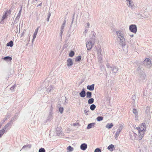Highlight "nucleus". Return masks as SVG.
<instances>
[{
  "label": "nucleus",
  "instance_id": "11",
  "mask_svg": "<svg viewBox=\"0 0 152 152\" xmlns=\"http://www.w3.org/2000/svg\"><path fill=\"white\" fill-rule=\"evenodd\" d=\"M94 84H92L91 85H88L87 87V89L90 91H92L94 90Z\"/></svg>",
  "mask_w": 152,
  "mask_h": 152
},
{
  "label": "nucleus",
  "instance_id": "15",
  "mask_svg": "<svg viewBox=\"0 0 152 152\" xmlns=\"http://www.w3.org/2000/svg\"><path fill=\"white\" fill-rule=\"evenodd\" d=\"M113 126V124L112 123H108L106 125L105 127L109 129L111 128Z\"/></svg>",
  "mask_w": 152,
  "mask_h": 152
},
{
  "label": "nucleus",
  "instance_id": "59",
  "mask_svg": "<svg viewBox=\"0 0 152 152\" xmlns=\"http://www.w3.org/2000/svg\"><path fill=\"white\" fill-rule=\"evenodd\" d=\"M66 20H65L64 21L63 23V24H64V25H66Z\"/></svg>",
  "mask_w": 152,
  "mask_h": 152
},
{
  "label": "nucleus",
  "instance_id": "27",
  "mask_svg": "<svg viewBox=\"0 0 152 152\" xmlns=\"http://www.w3.org/2000/svg\"><path fill=\"white\" fill-rule=\"evenodd\" d=\"M5 130L3 128L0 131V137L2 136V135L4 134L5 133Z\"/></svg>",
  "mask_w": 152,
  "mask_h": 152
},
{
  "label": "nucleus",
  "instance_id": "21",
  "mask_svg": "<svg viewBox=\"0 0 152 152\" xmlns=\"http://www.w3.org/2000/svg\"><path fill=\"white\" fill-rule=\"evenodd\" d=\"M13 45V43L12 41L11 40L10 42H8L7 45V46H10L12 47Z\"/></svg>",
  "mask_w": 152,
  "mask_h": 152
},
{
  "label": "nucleus",
  "instance_id": "63",
  "mask_svg": "<svg viewBox=\"0 0 152 152\" xmlns=\"http://www.w3.org/2000/svg\"><path fill=\"white\" fill-rule=\"evenodd\" d=\"M122 127H123L121 125L119 127L121 128L122 129Z\"/></svg>",
  "mask_w": 152,
  "mask_h": 152
},
{
  "label": "nucleus",
  "instance_id": "33",
  "mask_svg": "<svg viewBox=\"0 0 152 152\" xmlns=\"http://www.w3.org/2000/svg\"><path fill=\"white\" fill-rule=\"evenodd\" d=\"M21 10H22V9L21 8V9L19 11L18 13V14L17 15V16L16 17L17 18H18L19 19V18H20V16L21 14Z\"/></svg>",
  "mask_w": 152,
  "mask_h": 152
},
{
  "label": "nucleus",
  "instance_id": "61",
  "mask_svg": "<svg viewBox=\"0 0 152 152\" xmlns=\"http://www.w3.org/2000/svg\"><path fill=\"white\" fill-rule=\"evenodd\" d=\"M42 3H40L39 4V5H38L37 6V7H39V6H41V5H42Z\"/></svg>",
  "mask_w": 152,
  "mask_h": 152
},
{
  "label": "nucleus",
  "instance_id": "35",
  "mask_svg": "<svg viewBox=\"0 0 152 152\" xmlns=\"http://www.w3.org/2000/svg\"><path fill=\"white\" fill-rule=\"evenodd\" d=\"M39 152H45V150L44 148H41L39 149Z\"/></svg>",
  "mask_w": 152,
  "mask_h": 152
},
{
  "label": "nucleus",
  "instance_id": "50",
  "mask_svg": "<svg viewBox=\"0 0 152 152\" xmlns=\"http://www.w3.org/2000/svg\"><path fill=\"white\" fill-rule=\"evenodd\" d=\"M28 146H29V145H24L23 146V147L22 148V149L25 148H26L27 147H28Z\"/></svg>",
  "mask_w": 152,
  "mask_h": 152
},
{
  "label": "nucleus",
  "instance_id": "7",
  "mask_svg": "<svg viewBox=\"0 0 152 152\" xmlns=\"http://www.w3.org/2000/svg\"><path fill=\"white\" fill-rule=\"evenodd\" d=\"M87 148V145L86 143H83L80 146V148L83 151H85Z\"/></svg>",
  "mask_w": 152,
  "mask_h": 152
},
{
  "label": "nucleus",
  "instance_id": "60",
  "mask_svg": "<svg viewBox=\"0 0 152 152\" xmlns=\"http://www.w3.org/2000/svg\"><path fill=\"white\" fill-rule=\"evenodd\" d=\"M87 26H88L87 27L89 28V25H90V24H89V23H87Z\"/></svg>",
  "mask_w": 152,
  "mask_h": 152
},
{
  "label": "nucleus",
  "instance_id": "39",
  "mask_svg": "<svg viewBox=\"0 0 152 152\" xmlns=\"http://www.w3.org/2000/svg\"><path fill=\"white\" fill-rule=\"evenodd\" d=\"M16 87V85H14L13 86L11 87L10 88V89L11 91H14V89Z\"/></svg>",
  "mask_w": 152,
  "mask_h": 152
},
{
  "label": "nucleus",
  "instance_id": "30",
  "mask_svg": "<svg viewBox=\"0 0 152 152\" xmlns=\"http://www.w3.org/2000/svg\"><path fill=\"white\" fill-rule=\"evenodd\" d=\"M74 52L73 51H71L69 53V56L70 57H72L74 56Z\"/></svg>",
  "mask_w": 152,
  "mask_h": 152
},
{
  "label": "nucleus",
  "instance_id": "36",
  "mask_svg": "<svg viewBox=\"0 0 152 152\" xmlns=\"http://www.w3.org/2000/svg\"><path fill=\"white\" fill-rule=\"evenodd\" d=\"M120 132H118V131H117L116 132L115 135V139L119 135Z\"/></svg>",
  "mask_w": 152,
  "mask_h": 152
},
{
  "label": "nucleus",
  "instance_id": "41",
  "mask_svg": "<svg viewBox=\"0 0 152 152\" xmlns=\"http://www.w3.org/2000/svg\"><path fill=\"white\" fill-rule=\"evenodd\" d=\"M106 66H107V68H110L111 69H112L113 67V66H110V64L108 63H107L106 64Z\"/></svg>",
  "mask_w": 152,
  "mask_h": 152
},
{
  "label": "nucleus",
  "instance_id": "25",
  "mask_svg": "<svg viewBox=\"0 0 152 152\" xmlns=\"http://www.w3.org/2000/svg\"><path fill=\"white\" fill-rule=\"evenodd\" d=\"M81 58V56H79L77 57L75 59V61H80Z\"/></svg>",
  "mask_w": 152,
  "mask_h": 152
},
{
  "label": "nucleus",
  "instance_id": "17",
  "mask_svg": "<svg viewBox=\"0 0 152 152\" xmlns=\"http://www.w3.org/2000/svg\"><path fill=\"white\" fill-rule=\"evenodd\" d=\"M86 97L87 98H90L91 97L92 93L90 91H87L86 93Z\"/></svg>",
  "mask_w": 152,
  "mask_h": 152
},
{
  "label": "nucleus",
  "instance_id": "3",
  "mask_svg": "<svg viewBox=\"0 0 152 152\" xmlns=\"http://www.w3.org/2000/svg\"><path fill=\"white\" fill-rule=\"evenodd\" d=\"M143 64L144 66L149 67L151 65L150 60L149 58L145 59L143 61Z\"/></svg>",
  "mask_w": 152,
  "mask_h": 152
},
{
  "label": "nucleus",
  "instance_id": "44",
  "mask_svg": "<svg viewBox=\"0 0 152 152\" xmlns=\"http://www.w3.org/2000/svg\"><path fill=\"white\" fill-rule=\"evenodd\" d=\"M50 16H51V14L50 13H49V14H48V18L47 19V20L48 21H49V18H50Z\"/></svg>",
  "mask_w": 152,
  "mask_h": 152
},
{
  "label": "nucleus",
  "instance_id": "62",
  "mask_svg": "<svg viewBox=\"0 0 152 152\" xmlns=\"http://www.w3.org/2000/svg\"><path fill=\"white\" fill-rule=\"evenodd\" d=\"M77 124L75 123L73 124V125L75 126H76Z\"/></svg>",
  "mask_w": 152,
  "mask_h": 152
},
{
  "label": "nucleus",
  "instance_id": "20",
  "mask_svg": "<svg viewBox=\"0 0 152 152\" xmlns=\"http://www.w3.org/2000/svg\"><path fill=\"white\" fill-rule=\"evenodd\" d=\"M114 146L113 144L110 145L107 148L110 151H113V148Z\"/></svg>",
  "mask_w": 152,
  "mask_h": 152
},
{
  "label": "nucleus",
  "instance_id": "48",
  "mask_svg": "<svg viewBox=\"0 0 152 152\" xmlns=\"http://www.w3.org/2000/svg\"><path fill=\"white\" fill-rule=\"evenodd\" d=\"M9 13V11H7L6 12H5V13H4V15H5L6 16H7V17Z\"/></svg>",
  "mask_w": 152,
  "mask_h": 152
},
{
  "label": "nucleus",
  "instance_id": "53",
  "mask_svg": "<svg viewBox=\"0 0 152 152\" xmlns=\"http://www.w3.org/2000/svg\"><path fill=\"white\" fill-rule=\"evenodd\" d=\"M18 25H17V26L16 27L15 32L17 33L18 32Z\"/></svg>",
  "mask_w": 152,
  "mask_h": 152
},
{
  "label": "nucleus",
  "instance_id": "19",
  "mask_svg": "<svg viewBox=\"0 0 152 152\" xmlns=\"http://www.w3.org/2000/svg\"><path fill=\"white\" fill-rule=\"evenodd\" d=\"M116 32L118 39L121 38V37H123V35L122 34L121 32L120 31H116Z\"/></svg>",
  "mask_w": 152,
  "mask_h": 152
},
{
  "label": "nucleus",
  "instance_id": "40",
  "mask_svg": "<svg viewBox=\"0 0 152 152\" xmlns=\"http://www.w3.org/2000/svg\"><path fill=\"white\" fill-rule=\"evenodd\" d=\"M19 18H17L16 17L14 21V24H15L17 23L19 20Z\"/></svg>",
  "mask_w": 152,
  "mask_h": 152
},
{
  "label": "nucleus",
  "instance_id": "1",
  "mask_svg": "<svg viewBox=\"0 0 152 152\" xmlns=\"http://www.w3.org/2000/svg\"><path fill=\"white\" fill-rule=\"evenodd\" d=\"M145 125V124L144 123H142V126H143V128L142 126L136 128L138 131L139 140H141L144 136V133L146 129Z\"/></svg>",
  "mask_w": 152,
  "mask_h": 152
},
{
  "label": "nucleus",
  "instance_id": "8",
  "mask_svg": "<svg viewBox=\"0 0 152 152\" xmlns=\"http://www.w3.org/2000/svg\"><path fill=\"white\" fill-rule=\"evenodd\" d=\"M67 66H70L73 65V62L72 59L70 58H68L67 61Z\"/></svg>",
  "mask_w": 152,
  "mask_h": 152
},
{
  "label": "nucleus",
  "instance_id": "26",
  "mask_svg": "<svg viewBox=\"0 0 152 152\" xmlns=\"http://www.w3.org/2000/svg\"><path fill=\"white\" fill-rule=\"evenodd\" d=\"M133 113L135 115V116L136 117L137 116V115H138L137 111L136 109H135L134 108L133 109Z\"/></svg>",
  "mask_w": 152,
  "mask_h": 152
},
{
  "label": "nucleus",
  "instance_id": "43",
  "mask_svg": "<svg viewBox=\"0 0 152 152\" xmlns=\"http://www.w3.org/2000/svg\"><path fill=\"white\" fill-rule=\"evenodd\" d=\"M89 112V110H84L85 113V114L86 115H89V114H88Z\"/></svg>",
  "mask_w": 152,
  "mask_h": 152
},
{
  "label": "nucleus",
  "instance_id": "18",
  "mask_svg": "<svg viewBox=\"0 0 152 152\" xmlns=\"http://www.w3.org/2000/svg\"><path fill=\"white\" fill-rule=\"evenodd\" d=\"M52 113L50 112V114L48 117L47 119V121H50L53 118V116L52 115Z\"/></svg>",
  "mask_w": 152,
  "mask_h": 152
},
{
  "label": "nucleus",
  "instance_id": "42",
  "mask_svg": "<svg viewBox=\"0 0 152 152\" xmlns=\"http://www.w3.org/2000/svg\"><path fill=\"white\" fill-rule=\"evenodd\" d=\"M64 30H61V32L60 33V37L61 39L62 37V34L63 33Z\"/></svg>",
  "mask_w": 152,
  "mask_h": 152
},
{
  "label": "nucleus",
  "instance_id": "12",
  "mask_svg": "<svg viewBox=\"0 0 152 152\" xmlns=\"http://www.w3.org/2000/svg\"><path fill=\"white\" fill-rule=\"evenodd\" d=\"M112 71L115 73V75L118 71V68L115 66H113L111 69Z\"/></svg>",
  "mask_w": 152,
  "mask_h": 152
},
{
  "label": "nucleus",
  "instance_id": "52",
  "mask_svg": "<svg viewBox=\"0 0 152 152\" xmlns=\"http://www.w3.org/2000/svg\"><path fill=\"white\" fill-rule=\"evenodd\" d=\"M56 133L58 135H59L60 134H61V132L60 131L59 132H57Z\"/></svg>",
  "mask_w": 152,
  "mask_h": 152
},
{
  "label": "nucleus",
  "instance_id": "22",
  "mask_svg": "<svg viewBox=\"0 0 152 152\" xmlns=\"http://www.w3.org/2000/svg\"><path fill=\"white\" fill-rule=\"evenodd\" d=\"M94 101V99L93 98H90L88 101V104H91L93 103Z\"/></svg>",
  "mask_w": 152,
  "mask_h": 152
},
{
  "label": "nucleus",
  "instance_id": "23",
  "mask_svg": "<svg viewBox=\"0 0 152 152\" xmlns=\"http://www.w3.org/2000/svg\"><path fill=\"white\" fill-rule=\"evenodd\" d=\"M48 87L47 88V91L48 92H50V91L52 89H53V86H51V85L49 86H48Z\"/></svg>",
  "mask_w": 152,
  "mask_h": 152
},
{
  "label": "nucleus",
  "instance_id": "24",
  "mask_svg": "<svg viewBox=\"0 0 152 152\" xmlns=\"http://www.w3.org/2000/svg\"><path fill=\"white\" fill-rule=\"evenodd\" d=\"M96 107V105L94 104H93L90 106V109L92 110H94L95 109Z\"/></svg>",
  "mask_w": 152,
  "mask_h": 152
},
{
  "label": "nucleus",
  "instance_id": "34",
  "mask_svg": "<svg viewBox=\"0 0 152 152\" xmlns=\"http://www.w3.org/2000/svg\"><path fill=\"white\" fill-rule=\"evenodd\" d=\"M64 110V108L63 107H60L59 109V112L61 114H62Z\"/></svg>",
  "mask_w": 152,
  "mask_h": 152
},
{
  "label": "nucleus",
  "instance_id": "58",
  "mask_svg": "<svg viewBox=\"0 0 152 152\" xmlns=\"http://www.w3.org/2000/svg\"><path fill=\"white\" fill-rule=\"evenodd\" d=\"M7 119V118H4L2 120L3 121V122H5L6 120Z\"/></svg>",
  "mask_w": 152,
  "mask_h": 152
},
{
  "label": "nucleus",
  "instance_id": "57",
  "mask_svg": "<svg viewBox=\"0 0 152 152\" xmlns=\"http://www.w3.org/2000/svg\"><path fill=\"white\" fill-rule=\"evenodd\" d=\"M3 20H2H2H1V21L0 22V23L1 24H3V23H4Z\"/></svg>",
  "mask_w": 152,
  "mask_h": 152
},
{
  "label": "nucleus",
  "instance_id": "47",
  "mask_svg": "<svg viewBox=\"0 0 152 152\" xmlns=\"http://www.w3.org/2000/svg\"><path fill=\"white\" fill-rule=\"evenodd\" d=\"M7 17V16H6L5 15H3L2 18V20H4Z\"/></svg>",
  "mask_w": 152,
  "mask_h": 152
},
{
  "label": "nucleus",
  "instance_id": "13",
  "mask_svg": "<svg viewBox=\"0 0 152 152\" xmlns=\"http://www.w3.org/2000/svg\"><path fill=\"white\" fill-rule=\"evenodd\" d=\"M3 59L4 60L8 62L11 61L12 59V58L9 56L5 57Z\"/></svg>",
  "mask_w": 152,
  "mask_h": 152
},
{
  "label": "nucleus",
  "instance_id": "38",
  "mask_svg": "<svg viewBox=\"0 0 152 152\" xmlns=\"http://www.w3.org/2000/svg\"><path fill=\"white\" fill-rule=\"evenodd\" d=\"M94 152H101V150L99 148H97L95 150Z\"/></svg>",
  "mask_w": 152,
  "mask_h": 152
},
{
  "label": "nucleus",
  "instance_id": "6",
  "mask_svg": "<svg viewBox=\"0 0 152 152\" xmlns=\"http://www.w3.org/2000/svg\"><path fill=\"white\" fill-rule=\"evenodd\" d=\"M137 135V134L134 132L131 133L130 134V138L132 140H135L136 139Z\"/></svg>",
  "mask_w": 152,
  "mask_h": 152
},
{
  "label": "nucleus",
  "instance_id": "51",
  "mask_svg": "<svg viewBox=\"0 0 152 152\" xmlns=\"http://www.w3.org/2000/svg\"><path fill=\"white\" fill-rule=\"evenodd\" d=\"M12 121L11 120H10V121L8 123H9L10 124V126H11L12 124Z\"/></svg>",
  "mask_w": 152,
  "mask_h": 152
},
{
  "label": "nucleus",
  "instance_id": "16",
  "mask_svg": "<svg viewBox=\"0 0 152 152\" xmlns=\"http://www.w3.org/2000/svg\"><path fill=\"white\" fill-rule=\"evenodd\" d=\"M39 28V27H38L35 29L34 33V34L33 37L32 39L33 40H34L36 38Z\"/></svg>",
  "mask_w": 152,
  "mask_h": 152
},
{
  "label": "nucleus",
  "instance_id": "29",
  "mask_svg": "<svg viewBox=\"0 0 152 152\" xmlns=\"http://www.w3.org/2000/svg\"><path fill=\"white\" fill-rule=\"evenodd\" d=\"M101 51H102V50H101V49L100 48H98V49H97V54L99 55V54H101Z\"/></svg>",
  "mask_w": 152,
  "mask_h": 152
},
{
  "label": "nucleus",
  "instance_id": "2",
  "mask_svg": "<svg viewBox=\"0 0 152 152\" xmlns=\"http://www.w3.org/2000/svg\"><path fill=\"white\" fill-rule=\"evenodd\" d=\"M129 30L131 32L135 34L137 31V28L136 25L131 24L129 26Z\"/></svg>",
  "mask_w": 152,
  "mask_h": 152
},
{
  "label": "nucleus",
  "instance_id": "28",
  "mask_svg": "<svg viewBox=\"0 0 152 152\" xmlns=\"http://www.w3.org/2000/svg\"><path fill=\"white\" fill-rule=\"evenodd\" d=\"M103 119V118L102 116H99L97 118L96 120L98 121H100L102 120Z\"/></svg>",
  "mask_w": 152,
  "mask_h": 152
},
{
  "label": "nucleus",
  "instance_id": "54",
  "mask_svg": "<svg viewBox=\"0 0 152 152\" xmlns=\"http://www.w3.org/2000/svg\"><path fill=\"white\" fill-rule=\"evenodd\" d=\"M122 130V129L121 128H119L118 129L117 131L118 132H120Z\"/></svg>",
  "mask_w": 152,
  "mask_h": 152
},
{
  "label": "nucleus",
  "instance_id": "32",
  "mask_svg": "<svg viewBox=\"0 0 152 152\" xmlns=\"http://www.w3.org/2000/svg\"><path fill=\"white\" fill-rule=\"evenodd\" d=\"M10 126V124L7 123L5 125V126L3 128L5 130L6 129L8 128Z\"/></svg>",
  "mask_w": 152,
  "mask_h": 152
},
{
  "label": "nucleus",
  "instance_id": "49",
  "mask_svg": "<svg viewBox=\"0 0 152 152\" xmlns=\"http://www.w3.org/2000/svg\"><path fill=\"white\" fill-rule=\"evenodd\" d=\"M16 119L15 118V117H14L12 118L11 120L13 122V121H14Z\"/></svg>",
  "mask_w": 152,
  "mask_h": 152
},
{
  "label": "nucleus",
  "instance_id": "45",
  "mask_svg": "<svg viewBox=\"0 0 152 152\" xmlns=\"http://www.w3.org/2000/svg\"><path fill=\"white\" fill-rule=\"evenodd\" d=\"M136 97L135 95H133L132 97V99L133 100V101L134 102L135 100L136 99Z\"/></svg>",
  "mask_w": 152,
  "mask_h": 152
},
{
  "label": "nucleus",
  "instance_id": "5",
  "mask_svg": "<svg viewBox=\"0 0 152 152\" xmlns=\"http://www.w3.org/2000/svg\"><path fill=\"white\" fill-rule=\"evenodd\" d=\"M120 40L119 41V44L122 47H124L125 45V39L123 37H121V38H119Z\"/></svg>",
  "mask_w": 152,
  "mask_h": 152
},
{
  "label": "nucleus",
  "instance_id": "14",
  "mask_svg": "<svg viewBox=\"0 0 152 152\" xmlns=\"http://www.w3.org/2000/svg\"><path fill=\"white\" fill-rule=\"evenodd\" d=\"M95 125V123H90L88 125L87 127V129H89L93 128L94 127Z\"/></svg>",
  "mask_w": 152,
  "mask_h": 152
},
{
  "label": "nucleus",
  "instance_id": "46",
  "mask_svg": "<svg viewBox=\"0 0 152 152\" xmlns=\"http://www.w3.org/2000/svg\"><path fill=\"white\" fill-rule=\"evenodd\" d=\"M65 25L62 24L61 27V30H64V28L65 26Z\"/></svg>",
  "mask_w": 152,
  "mask_h": 152
},
{
  "label": "nucleus",
  "instance_id": "64",
  "mask_svg": "<svg viewBox=\"0 0 152 152\" xmlns=\"http://www.w3.org/2000/svg\"><path fill=\"white\" fill-rule=\"evenodd\" d=\"M130 36L131 37H132L134 36V35L133 34L132 35H130Z\"/></svg>",
  "mask_w": 152,
  "mask_h": 152
},
{
  "label": "nucleus",
  "instance_id": "55",
  "mask_svg": "<svg viewBox=\"0 0 152 152\" xmlns=\"http://www.w3.org/2000/svg\"><path fill=\"white\" fill-rule=\"evenodd\" d=\"M95 36L94 35V34H93V35L92 36V40H94V39H95Z\"/></svg>",
  "mask_w": 152,
  "mask_h": 152
},
{
  "label": "nucleus",
  "instance_id": "9",
  "mask_svg": "<svg viewBox=\"0 0 152 152\" xmlns=\"http://www.w3.org/2000/svg\"><path fill=\"white\" fill-rule=\"evenodd\" d=\"M79 95L81 97L83 98L86 95V93L85 91L84 88H83L82 89V91L80 93Z\"/></svg>",
  "mask_w": 152,
  "mask_h": 152
},
{
  "label": "nucleus",
  "instance_id": "4",
  "mask_svg": "<svg viewBox=\"0 0 152 152\" xmlns=\"http://www.w3.org/2000/svg\"><path fill=\"white\" fill-rule=\"evenodd\" d=\"M94 44L92 43V41L87 42L86 44V47L88 50H90L91 49Z\"/></svg>",
  "mask_w": 152,
  "mask_h": 152
},
{
  "label": "nucleus",
  "instance_id": "10",
  "mask_svg": "<svg viewBox=\"0 0 152 152\" xmlns=\"http://www.w3.org/2000/svg\"><path fill=\"white\" fill-rule=\"evenodd\" d=\"M127 4L129 7H132L134 5L133 1L131 0H126Z\"/></svg>",
  "mask_w": 152,
  "mask_h": 152
},
{
  "label": "nucleus",
  "instance_id": "31",
  "mask_svg": "<svg viewBox=\"0 0 152 152\" xmlns=\"http://www.w3.org/2000/svg\"><path fill=\"white\" fill-rule=\"evenodd\" d=\"M67 149L69 150V151H72L73 150V148L70 146H69L67 148Z\"/></svg>",
  "mask_w": 152,
  "mask_h": 152
},
{
  "label": "nucleus",
  "instance_id": "37",
  "mask_svg": "<svg viewBox=\"0 0 152 152\" xmlns=\"http://www.w3.org/2000/svg\"><path fill=\"white\" fill-rule=\"evenodd\" d=\"M98 59L100 61L102 60V54L98 55Z\"/></svg>",
  "mask_w": 152,
  "mask_h": 152
},
{
  "label": "nucleus",
  "instance_id": "56",
  "mask_svg": "<svg viewBox=\"0 0 152 152\" xmlns=\"http://www.w3.org/2000/svg\"><path fill=\"white\" fill-rule=\"evenodd\" d=\"M88 31V29H86L85 30L84 33L85 34H86L87 32Z\"/></svg>",
  "mask_w": 152,
  "mask_h": 152
}]
</instances>
